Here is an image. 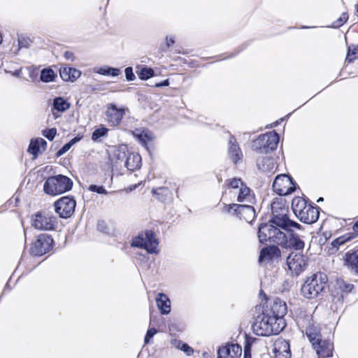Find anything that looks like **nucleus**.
<instances>
[{
	"label": "nucleus",
	"instance_id": "8fccbe9b",
	"mask_svg": "<svg viewBox=\"0 0 358 358\" xmlns=\"http://www.w3.org/2000/svg\"><path fill=\"white\" fill-rule=\"evenodd\" d=\"M124 72L127 80L133 81L135 80L136 77L133 72V69L131 67H127L124 70Z\"/></svg>",
	"mask_w": 358,
	"mask_h": 358
},
{
	"label": "nucleus",
	"instance_id": "20e7f679",
	"mask_svg": "<svg viewBox=\"0 0 358 358\" xmlns=\"http://www.w3.org/2000/svg\"><path fill=\"white\" fill-rule=\"evenodd\" d=\"M271 222L280 228L295 227L297 229H301V225L288 217L289 203L285 198L275 197L271 204Z\"/></svg>",
	"mask_w": 358,
	"mask_h": 358
},
{
	"label": "nucleus",
	"instance_id": "dca6fc26",
	"mask_svg": "<svg viewBox=\"0 0 358 358\" xmlns=\"http://www.w3.org/2000/svg\"><path fill=\"white\" fill-rule=\"evenodd\" d=\"M282 234L280 227L271 223L270 220L269 223H262L259 225L258 238L261 243L269 241L277 244V241L280 240Z\"/></svg>",
	"mask_w": 358,
	"mask_h": 358
},
{
	"label": "nucleus",
	"instance_id": "c756f323",
	"mask_svg": "<svg viewBox=\"0 0 358 358\" xmlns=\"http://www.w3.org/2000/svg\"><path fill=\"white\" fill-rule=\"evenodd\" d=\"M59 75L64 81L74 82L81 76V72L76 68L65 66L59 69Z\"/></svg>",
	"mask_w": 358,
	"mask_h": 358
},
{
	"label": "nucleus",
	"instance_id": "aec40b11",
	"mask_svg": "<svg viewBox=\"0 0 358 358\" xmlns=\"http://www.w3.org/2000/svg\"><path fill=\"white\" fill-rule=\"evenodd\" d=\"M342 260L346 268L358 275V245L348 250Z\"/></svg>",
	"mask_w": 358,
	"mask_h": 358
},
{
	"label": "nucleus",
	"instance_id": "2eb2a0df",
	"mask_svg": "<svg viewBox=\"0 0 358 358\" xmlns=\"http://www.w3.org/2000/svg\"><path fill=\"white\" fill-rule=\"evenodd\" d=\"M296 182L287 174L278 175L273 182V192L280 197L293 193L296 190Z\"/></svg>",
	"mask_w": 358,
	"mask_h": 358
},
{
	"label": "nucleus",
	"instance_id": "13d9d810",
	"mask_svg": "<svg viewBox=\"0 0 358 358\" xmlns=\"http://www.w3.org/2000/svg\"><path fill=\"white\" fill-rule=\"evenodd\" d=\"M142 182H139L134 185H129V187H127L126 190L127 192H131L133 190H134L135 189H136L137 187H138L140 185H142Z\"/></svg>",
	"mask_w": 358,
	"mask_h": 358
},
{
	"label": "nucleus",
	"instance_id": "603ef678",
	"mask_svg": "<svg viewBox=\"0 0 358 358\" xmlns=\"http://www.w3.org/2000/svg\"><path fill=\"white\" fill-rule=\"evenodd\" d=\"M175 43V39L173 37L166 36L165 38V48H162V51H166V49H169L171 46L173 45Z\"/></svg>",
	"mask_w": 358,
	"mask_h": 358
},
{
	"label": "nucleus",
	"instance_id": "5fc2aeb1",
	"mask_svg": "<svg viewBox=\"0 0 358 358\" xmlns=\"http://www.w3.org/2000/svg\"><path fill=\"white\" fill-rule=\"evenodd\" d=\"M171 343L172 345L176 347L177 349H179L181 350L182 345H185V343H183L182 341L175 338V339L171 340Z\"/></svg>",
	"mask_w": 358,
	"mask_h": 358
},
{
	"label": "nucleus",
	"instance_id": "ddd939ff",
	"mask_svg": "<svg viewBox=\"0 0 358 358\" xmlns=\"http://www.w3.org/2000/svg\"><path fill=\"white\" fill-rule=\"evenodd\" d=\"M232 211L234 215L248 223H252L256 217L255 210L252 204L231 203L224 205L222 208L223 213L229 214Z\"/></svg>",
	"mask_w": 358,
	"mask_h": 358
},
{
	"label": "nucleus",
	"instance_id": "9d476101",
	"mask_svg": "<svg viewBox=\"0 0 358 358\" xmlns=\"http://www.w3.org/2000/svg\"><path fill=\"white\" fill-rule=\"evenodd\" d=\"M132 247L145 249L148 253L157 252L159 241L152 230L142 231L135 236L131 243Z\"/></svg>",
	"mask_w": 358,
	"mask_h": 358
},
{
	"label": "nucleus",
	"instance_id": "39448f33",
	"mask_svg": "<svg viewBox=\"0 0 358 358\" xmlns=\"http://www.w3.org/2000/svg\"><path fill=\"white\" fill-rule=\"evenodd\" d=\"M292 208L299 220L306 224H313L317 221L320 210L304 198L296 196L292 199Z\"/></svg>",
	"mask_w": 358,
	"mask_h": 358
},
{
	"label": "nucleus",
	"instance_id": "4be33fe9",
	"mask_svg": "<svg viewBox=\"0 0 358 358\" xmlns=\"http://www.w3.org/2000/svg\"><path fill=\"white\" fill-rule=\"evenodd\" d=\"M312 346L319 358H328L333 355L334 344L328 339L321 338Z\"/></svg>",
	"mask_w": 358,
	"mask_h": 358
},
{
	"label": "nucleus",
	"instance_id": "a19ab883",
	"mask_svg": "<svg viewBox=\"0 0 358 358\" xmlns=\"http://www.w3.org/2000/svg\"><path fill=\"white\" fill-rule=\"evenodd\" d=\"M138 141L141 143L146 147L148 142H150L153 139L152 134L150 131H142L141 134L137 135Z\"/></svg>",
	"mask_w": 358,
	"mask_h": 358
},
{
	"label": "nucleus",
	"instance_id": "3c124183",
	"mask_svg": "<svg viewBox=\"0 0 358 358\" xmlns=\"http://www.w3.org/2000/svg\"><path fill=\"white\" fill-rule=\"evenodd\" d=\"M71 148V144L68 142L65 145H64L59 150L56 152V156L57 157L63 155L64 153H66L70 148Z\"/></svg>",
	"mask_w": 358,
	"mask_h": 358
},
{
	"label": "nucleus",
	"instance_id": "37998d69",
	"mask_svg": "<svg viewBox=\"0 0 358 358\" xmlns=\"http://www.w3.org/2000/svg\"><path fill=\"white\" fill-rule=\"evenodd\" d=\"M154 74L155 72L152 69L143 67L141 69L140 72L138 73V76L141 80H145L154 76Z\"/></svg>",
	"mask_w": 358,
	"mask_h": 358
},
{
	"label": "nucleus",
	"instance_id": "79ce46f5",
	"mask_svg": "<svg viewBox=\"0 0 358 358\" xmlns=\"http://www.w3.org/2000/svg\"><path fill=\"white\" fill-rule=\"evenodd\" d=\"M98 73L104 76H117L120 74L121 71L117 68L108 67L100 68Z\"/></svg>",
	"mask_w": 358,
	"mask_h": 358
},
{
	"label": "nucleus",
	"instance_id": "4468645a",
	"mask_svg": "<svg viewBox=\"0 0 358 358\" xmlns=\"http://www.w3.org/2000/svg\"><path fill=\"white\" fill-rule=\"evenodd\" d=\"M54 247V240L51 235L41 234L37 236L30 246V254L41 257L50 252Z\"/></svg>",
	"mask_w": 358,
	"mask_h": 358
},
{
	"label": "nucleus",
	"instance_id": "423d86ee",
	"mask_svg": "<svg viewBox=\"0 0 358 358\" xmlns=\"http://www.w3.org/2000/svg\"><path fill=\"white\" fill-rule=\"evenodd\" d=\"M73 181L64 175L50 176L43 185L44 192L50 196H57L72 189Z\"/></svg>",
	"mask_w": 358,
	"mask_h": 358
},
{
	"label": "nucleus",
	"instance_id": "5701e85b",
	"mask_svg": "<svg viewBox=\"0 0 358 358\" xmlns=\"http://www.w3.org/2000/svg\"><path fill=\"white\" fill-rule=\"evenodd\" d=\"M281 257V251L277 245H268L263 248L259 252V262H273L275 259H278Z\"/></svg>",
	"mask_w": 358,
	"mask_h": 358
},
{
	"label": "nucleus",
	"instance_id": "6e6552de",
	"mask_svg": "<svg viewBox=\"0 0 358 358\" xmlns=\"http://www.w3.org/2000/svg\"><path fill=\"white\" fill-rule=\"evenodd\" d=\"M355 287L353 284L342 278H337L332 283L330 289L331 300L336 304L342 306L349 295L355 292Z\"/></svg>",
	"mask_w": 358,
	"mask_h": 358
},
{
	"label": "nucleus",
	"instance_id": "c03bdc74",
	"mask_svg": "<svg viewBox=\"0 0 358 358\" xmlns=\"http://www.w3.org/2000/svg\"><path fill=\"white\" fill-rule=\"evenodd\" d=\"M357 59H358V45L349 47L346 56V60L349 62H352Z\"/></svg>",
	"mask_w": 358,
	"mask_h": 358
},
{
	"label": "nucleus",
	"instance_id": "58836bf2",
	"mask_svg": "<svg viewBox=\"0 0 358 358\" xmlns=\"http://www.w3.org/2000/svg\"><path fill=\"white\" fill-rule=\"evenodd\" d=\"M41 80L44 83H50L54 80L55 73L50 68L44 69L41 73Z\"/></svg>",
	"mask_w": 358,
	"mask_h": 358
},
{
	"label": "nucleus",
	"instance_id": "1a4fd4ad",
	"mask_svg": "<svg viewBox=\"0 0 358 358\" xmlns=\"http://www.w3.org/2000/svg\"><path fill=\"white\" fill-rule=\"evenodd\" d=\"M280 229L284 231L280 238V240L277 241V245L290 250L302 251L304 249V241L298 234L294 231V229H297L296 227L290 226Z\"/></svg>",
	"mask_w": 358,
	"mask_h": 358
},
{
	"label": "nucleus",
	"instance_id": "e433bc0d",
	"mask_svg": "<svg viewBox=\"0 0 358 358\" xmlns=\"http://www.w3.org/2000/svg\"><path fill=\"white\" fill-rule=\"evenodd\" d=\"M129 153L127 146L122 145L115 150L114 155L117 160L122 162L127 159Z\"/></svg>",
	"mask_w": 358,
	"mask_h": 358
},
{
	"label": "nucleus",
	"instance_id": "9b49d317",
	"mask_svg": "<svg viewBox=\"0 0 358 358\" xmlns=\"http://www.w3.org/2000/svg\"><path fill=\"white\" fill-rule=\"evenodd\" d=\"M31 224L40 231H55L58 227V220L51 213L38 211L31 216Z\"/></svg>",
	"mask_w": 358,
	"mask_h": 358
},
{
	"label": "nucleus",
	"instance_id": "412c9836",
	"mask_svg": "<svg viewBox=\"0 0 358 358\" xmlns=\"http://www.w3.org/2000/svg\"><path fill=\"white\" fill-rule=\"evenodd\" d=\"M242 354V348L238 344L227 343L219 348L217 358H240Z\"/></svg>",
	"mask_w": 358,
	"mask_h": 358
},
{
	"label": "nucleus",
	"instance_id": "bf43d9fd",
	"mask_svg": "<svg viewBox=\"0 0 358 358\" xmlns=\"http://www.w3.org/2000/svg\"><path fill=\"white\" fill-rule=\"evenodd\" d=\"M80 140V137H78V136H76L74 137L73 138H72L71 140H70L69 141V143L71 144V145L72 146L73 144H75L76 143L78 142Z\"/></svg>",
	"mask_w": 358,
	"mask_h": 358
},
{
	"label": "nucleus",
	"instance_id": "ea45409f",
	"mask_svg": "<svg viewBox=\"0 0 358 358\" xmlns=\"http://www.w3.org/2000/svg\"><path fill=\"white\" fill-rule=\"evenodd\" d=\"M109 129L104 127L103 125H100V127L96 129L92 134V140L93 141H96L99 138L106 136L108 134Z\"/></svg>",
	"mask_w": 358,
	"mask_h": 358
},
{
	"label": "nucleus",
	"instance_id": "4d7b16f0",
	"mask_svg": "<svg viewBox=\"0 0 358 358\" xmlns=\"http://www.w3.org/2000/svg\"><path fill=\"white\" fill-rule=\"evenodd\" d=\"M169 79H166L162 82L157 83L154 85L155 87H161L164 86H169Z\"/></svg>",
	"mask_w": 358,
	"mask_h": 358
},
{
	"label": "nucleus",
	"instance_id": "f03ea898",
	"mask_svg": "<svg viewBox=\"0 0 358 358\" xmlns=\"http://www.w3.org/2000/svg\"><path fill=\"white\" fill-rule=\"evenodd\" d=\"M329 278L323 272L318 271L306 277L301 287V293L307 299H314L325 292Z\"/></svg>",
	"mask_w": 358,
	"mask_h": 358
},
{
	"label": "nucleus",
	"instance_id": "4c0bfd02",
	"mask_svg": "<svg viewBox=\"0 0 358 358\" xmlns=\"http://www.w3.org/2000/svg\"><path fill=\"white\" fill-rule=\"evenodd\" d=\"M245 48V46L244 45H242L241 46L235 48L232 52H225L220 55H218L216 57V61H222L228 59L233 58L238 55L241 52H242Z\"/></svg>",
	"mask_w": 358,
	"mask_h": 358
},
{
	"label": "nucleus",
	"instance_id": "c9c22d12",
	"mask_svg": "<svg viewBox=\"0 0 358 358\" xmlns=\"http://www.w3.org/2000/svg\"><path fill=\"white\" fill-rule=\"evenodd\" d=\"M244 184L241 178H232L225 180L224 187L226 189H240Z\"/></svg>",
	"mask_w": 358,
	"mask_h": 358
},
{
	"label": "nucleus",
	"instance_id": "a211bd4d",
	"mask_svg": "<svg viewBox=\"0 0 358 358\" xmlns=\"http://www.w3.org/2000/svg\"><path fill=\"white\" fill-rule=\"evenodd\" d=\"M76 206V200L70 196H62L54 203L56 213L63 219L69 218L73 215Z\"/></svg>",
	"mask_w": 358,
	"mask_h": 358
},
{
	"label": "nucleus",
	"instance_id": "7ed1b4c3",
	"mask_svg": "<svg viewBox=\"0 0 358 358\" xmlns=\"http://www.w3.org/2000/svg\"><path fill=\"white\" fill-rule=\"evenodd\" d=\"M253 319L252 329L254 333L258 336L277 335L285 328V326L281 325L279 321H275L274 317L266 315V314L255 312Z\"/></svg>",
	"mask_w": 358,
	"mask_h": 358
},
{
	"label": "nucleus",
	"instance_id": "864d4df0",
	"mask_svg": "<svg viewBox=\"0 0 358 358\" xmlns=\"http://www.w3.org/2000/svg\"><path fill=\"white\" fill-rule=\"evenodd\" d=\"M181 350L184 352L187 356L193 355L194 351V349L187 343L182 345Z\"/></svg>",
	"mask_w": 358,
	"mask_h": 358
},
{
	"label": "nucleus",
	"instance_id": "0eeeda50",
	"mask_svg": "<svg viewBox=\"0 0 358 358\" xmlns=\"http://www.w3.org/2000/svg\"><path fill=\"white\" fill-rule=\"evenodd\" d=\"M280 136L277 132H266L252 141V149L257 152L266 154L277 148Z\"/></svg>",
	"mask_w": 358,
	"mask_h": 358
},
{
	"label": "nucleus",
	"instance_id": "6e6d98bb",
	"mask_svg": "<svg viewBox=\"0 0 358 358\" xmlns=\"http://www.w3.org/2000/svg\"><path fill=\"white\" fill-rule=\"evenodd\" d=\"M64 57L66 60L73 61L75 59V55L72 51H65L64 53Z\"/></svg>",
	"mask_w": 358,
	"mask_h": 358
},
{
	"label": "nucleus",
	"instance_id": "c85d7f7f",
	"mask_svg": "<svg viewBox=\"0 0 358 358\" xmlns=\"http://www.w3.org/2000/svg\"><path fill=\"white\" fill-rule=\"evenodd\" d=\"M71 106L69 102L63 97L58 96L53 99L52 113L55 118L61 116V113L67 110Z\"/></svg>",
	"mask_w": 358,
	"mask_h": 358
},
{
	"label": "nucleus",
	"instance_id": "cd10ccee",
	"mask_svg": "<svg viewBox=\"0 0 358 358\" xmlns=\"http://www.w3.org/2000/svg\"><path fill=\"white\" fill-rule=\"evenodd\" d=\"M46 148L47 142L42 138H38L31 140L27 152L33 155V159H36Z\"/></svg>",
	"mask_w": 358,
	"mask_h": 358
},
{
	"label": "nucleus",
	"instance_id": "f8f14e48",
	"mask_svg": "<svg viewBox=\"0 0 358 358\" xmlns=\"http://www.w3.org/2000/svg\"><path fill=\"white\" fill-rule=\"evenodd\" d=\"M128 111V108L124 106L118 107L115 103H108L104 112L105 121L107 125L111 129L120 127Z\"/></svg>",
	"mask_w": 358,
	"mask_h": 358
},
{
	"label": "nucleus",
	"instance_id": "b1692460",
	"mask_svg": "<svg viewBox=\"0 0 358 358\" xmlns=\"http://www.w3.org/2000/svg\"><path fill=\"white\" fill-rule=\"evenodd\" d=\"M352 229V231L348 232L333 240L331 242L332 246L334 248H339L358 238V220L353 223Z\"/></svg>",
	"mask_w": 358,
	"mask_h": 358
},
{
	"label": "nucleus",
	"instance_id": "a878e982",
	"mask_svg": "<svg viewBox=\"0 0 358 358\" xmlns=\"http://www.w3.org/2000/svg\"><path fill=\"white\" fill-rule=\"evenodd\" d=\"M32 43L31 39L25 35H20L17 40H14L9 49V53L13 55L18 54L22 48H29Z\"/></svg>",
	"mask_w": 358,
	"mask_h": 358
},
{
	"label": "nucleus",
	"instance_id": "473e14b6",
	"mask_svg": "<svg viewBox=\"0 0 358 358\" xmlns=\"http://www.w3.org/2000/svg\"><path fill=\"white\" fill-rule=\"evenodd\" d=\"M156 303L162 315L169 313L171 311V302L166 294L159 293L156 298Z\"/></svg>",
	"mask_w": 358,
	"mask_h": 358
},
{
	"label": "nucleus",
	"instance_id": "49530a36",
	"mask_svg": "<svg viewBox=\"0 0 358 358\" xmlns=\"http://www.w3.org/2000/svg\"><path fill=\"white\" fill-rule=\"evenodd\" d=\"M57 134V129L51 128L43 131V135L49 141H52Z\"/></svg>",
	"mask_w": 358,
	"mask_h": 358
},
{
	"label": "nucleus",
	"instance_id": "f257e3e1",
	"mask_svg": "<svg viewBox=\"0 0 358 358\" xmlns=\"http://www.w3.org/2000/svg\"><path fill=\"white\" fill-rule=\"evenodd\" d=\"M259 298L261 302L255 306L254 311L274 317L275 321L285 327L283 317L287 313L286 303L278 297H268L262 289L259 292Z\"/></svg>",
	"mask_w": 358,
	"mask_h": 358
},
{
	"label": "nucleus",
	"instance_id": "a18cd8bd",
	"mask_svg": "<svg viewBox=\"0 0 358 358\" xmlns=\"http://www.w3.org/2000/svg\"><path fill=\"white\" fill-rule=\"evenodd\" d=\"M348 17L349 15L347 12L343 13L341 15L333 22L332 27L340 28L348 21Z\"/></svg>",
	"mask_w": 358,
	"mask_h": 358
},
{
	"label": "nucleus",
	"instance_id": "7c9ffc66",
	"mask_svg": "<svg viewBox=\"0 0 358 358\" xmlns=\"http://www.w3.org/2000/svg\"><path fill=\"white\" fill-rule=\"evenodd\" d=\"M229 155L234 164H237L243 159V153L238 143L234 137L229 139Z\"/></svg>",
	"mask_w": 358,
	"mask_h": 358
},
{
	"label": "nucleus",
	"instance_id": "052dcab7",
	"mask_svg": "<svg viewBox=\"0 0 358 358\" xmlns=\"http://www.w3.org/2000/svg\"><path fill=\"white\" fill-rule=\"evenodd\" d=\"M278 122H273V124H271V127H275V126H277V125H278Z\"/></svg>",
	"mask_w": 358,
	"mask_h": 358
},
{
	"label": "nucleus",
	"instance_id": "bb28decb",
	"mask_svg": "<svg viewBox=\"0 0 358 358\" xmlns=\"http://www.w3.org/2000/svg\"><path fill=\"white\" fill-rule=\"evenodd\" d=\"M256 198L253 191L245 183L239 189L237 201L243 204H254Z\"/></svg>",
	"mask_w": 358,
	"mask_h": 358
},
{
	"label": "nucleus",
	"instance_id": "393cba45",
	"mask_svg": "<svg viewBox=\"0 0 358 358\" xmlns=\"http://www.w3.org/2000/svg\"><path fill=\"white\" fill-rule=\"evenodd\" d=\"M307 324L306 327H303L304 329L303 331L305 332L309 341L313 345L322 338L320 328L315 324L312 319L307 320Z\"/></svg>",
	"mask_w": 358,
	"mask_h": 358
},
{
	"label": "nucleus",
	"instance_id": "6ab92c4d",
	"mask_svg": "<svg viewBox=\"0 0 358 358\" xmlns=\"http://www.w3.org/2000/svg\"><path fill=\"white\" fill-rule=\"evenodd\" d=\"M273 358H291V350L289 341L283 338L276 339L272 348Z\"/></svg>",
	"mask_w": 358,
	"mask_h": 358
},
{
	"label": "nucleus",
	"instance_id": "09e8293b",
	"mask_svg": "<svg viewBox=\"0 0 358 358\" xmlns=\"http://www.w3.org/2000/svg\"><path fill=\"white\" fill-rule=\"evenodd\" d=\"M157 333V330L155 328L148 329L144 339L145 343H148L149 340L152 338Z\"/></svg>",
	"mask_w": 358,
	"mask_h": 358
},
{
	"label": "nucleus",
	"instance_id": "2f4dec72",
	"mask_svg": "<svg viewBox=\"0 0 358 358\" xmlns=\"http://www.w3.org/2000/svg\"><path fill=\"white\" fill-rule=\"evenodd\" d=\"M141 156L138 153L130 152L124 162V165L129 171H134L141 168Z\"/></svg>",
	"mask_w": 358,
	"mask_h": 358
},
{
	"label": "nucleus",
	"instance_id": "de8ad7c7",
	"mask_svg": "<svg viewBox=\"0 0 358 358\" xmlns=\"http://www.w3.org/2000/svg\"><path fill=\"white\" fill-rule=\"evenodd\" d=\"M89 190L93 192H96L100 194H106V189L103 186H97L96 185H91L89 187Z\"/></svg>",
	"mask_w": 358,
	"mask_h": 358
},
{
	"label": "nucleus",
	"instance_id": "f704fd0d",
	"mask_svg": "<svg viewBox=\"0 0 358 358\" xmlns=\"http://www.w3.org/2000/svg\"><path fill=\"white\" fill-rule=\"evenodd\" d=\"M257 338L245 334L244 343L243 358H251V347L257 341Z\"/></svg>",
	"mask_w": 358,
	"mask_h": 358
},
{
	"label": "nucleus",
	"instance_id": "f3484780",
	"mask_svg": "<svg viewBox=\"0 0 358 358\" xmlns=\"http://www.w3.org/2000/svg\"><path fill=\"white\" fill-rule=\"evenodd\" d=\"M286 262L289 269L296 275L303 273L308 265V258L302 252H292L287 256Z\"/></svg>",
	"mask_w": 358,
	"mask_h": 358
},
{
	"label": "nucleus",
	"instance_id": "72a5a7b5",
	"mask_svg": "<svg viewBox=\"0 0 358 358\" xmlns=\"http://www.w3.org/2000/svg\"><path fill=\"white\" fill-rule=\"evenodd\" d=\"M152 194L161 202H166L172 197V192L168 187L153 188L152 189Z\"/></svg>",
	"mask_w": 358,
	"mask_h": 358
}]
</instances>
